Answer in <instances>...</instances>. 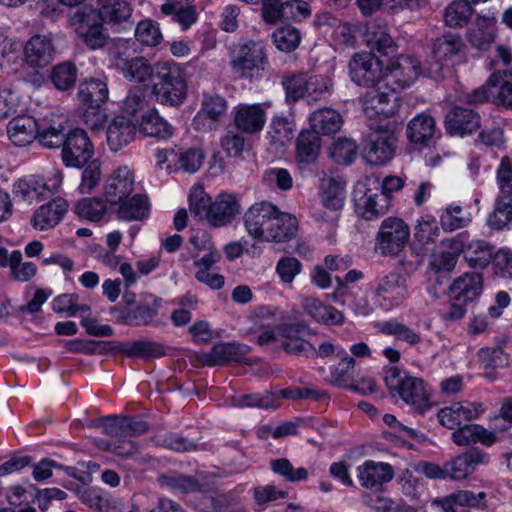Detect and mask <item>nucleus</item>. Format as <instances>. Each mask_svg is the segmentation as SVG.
I'll use <instances>...</instances> for the list:
<instances>
[{
  "instance_id": "1",
  "label": "nucleus",
  "mask_w": 512,
  "mask_h": 512,
  "mask_svg": "<svg viewBox=\"0 0 512 512\" xmlns=\"http://www.w3.org/2000/svg\"><path fill=\"white\" fill-rule=\"evenodd\" d=\"M247 233L258 241L284 242L296 236L298 221L295 216L282 213L270 202H257L243 217Z\"/></svg>"
},
{
  "instance_id": "2",
  "label": "nucleus",
  "mask_w": 512,
  "mask_h": 512,
  "mask_svg": "<svg viewBox=\"0 0 512 512\" xmlns=\"http://www.w3.org/2000/svg\"><path fill=\"white\" fill-rule=\"evenodd\" d=\"M192 214L205 219L214 228L225 227L240 213L241 205L235 194L222 192L215 200L201 188L194 187L189 195Z\"/></svg>"
},
{
  "instance_id": "3",
  "label": "nucleus",
  "mask_w": 512,
  "mask_h": 512,
  "mask_svg": "<svg viewBox=\"0 0 512 512\" xmlns=\"http://www.w3.org/2000/svg\"><path fill=\"white\" fill-rule=\"evenodd\" d=\"M384 382L393 398L401 400L415 411L424 413L431 408V389L423 378L391 366L385 369Z\"/></svg>"
},
{
  "instance_id": "4",
  "label": "nucleus",
  "mask_w": 512,
  "mask_h": 512,
  "mask_svg": "<svg viewBox=\"0 0 512 512\" xmlns=\"http://www.w3.org/2000/svg\"><path fill=\"white\" fill-rule=\"evenodd\" d=\"M152 91L157 101L162 104L169 106L182 104L188 91L185 72L176 63L156 64Z\"/></svg>"
},
{
  "instance_id": "5",
  "label": "nucleus",
  "mask_w": 512,
  "mask_h": 512,
  "mask_svg": "<svg viewBox=\"0 0 512 512\" xmlns=\"http://www.w3.org/2000/svg\"><path fill=\"white\" fill-rule=\"evenodd\" d=\"M268 65L263 41L249 39L239 45L231 60V67L240 78L253 80L261 76Z\"/></svg>"
},
{
  "instance_id": "6",
  "label": "nucleus",
  "mask_w": 512,
  "mask_h": 512,
  "mask_svg": "<svg viewBox=\"0 0 512 512\" xmlns=\"http://www.w3.org/2000/svg\"><path fill=\"white\" fill-rule=\"evenodd\" d=\"M161 300L152 294L143 296L134 306L114 305L110 314L120 324L128 326H155Z\"/></svg>"
},
{
  "instance_id": "7",
  "label": "nucleus",
  "mask_w": 512,
  "mask_h": 512,
  "mask_svg": "<svg viewBox=\"0 0 512 512\" xmlns=\"http://www.w3.org/2000/svg\"><path fill=\"white\" fill-rule=\"evenodd\" d=\"M398 145V136L388 126H371L363 147V157L371 165H383L392 160Z\"/></svg>"
},
{
  "instance_id": "8",
  "label": "nucleus",
  "mask_w": 512,
  "mask_h": 512,
  "mask_svg": "<svg viewBox=\"0 0 512 512\" xmlns=\"http://www.w3.org/2000/svg\"><path fill=\"white\" fill-rule=\"evenodd\" d=\"M64 178L63 171L53 167L47 171L46 176L31 175L19 179L14 184V194L22 200L33 203L40 201L49 194L58 191Z\"/></svg>"
},
{
  "instance_id": "9",
  "label": "nucleus",
  "mask_w": 512,
  "mask_h": 512,
  "mask_svg": "<svg viewBox=\"0 0 512 512\" xmlns=\"http://www.w3.org/2000/svg\"><path fill=\"white\" fill-rule=\"evenodd\" d=\"M409 295L408 278L398 272H390L377 279L373 300L380 308L389 311L401 305Z\"/></svg>"
},
{
  "instance_id": "10",
  "label": "nucleus",
  "mask_w": 512,
  "mask_h": 512,
  "mask_svg": "<svg viewBox=\"0 0 512 512\" xmlns=\"http://www.w3.org/2000/svg\"><path fill=\"white\" fill-rule=\"evenodd\" d=\"M60 147L61 160L67 168H83L94 155V146L90 138L80 128L69 130Z\"/></svg>"
},
{
  "instance_id": "11",
  "label": "nucleus",
  "mask_w": 512,
  "mask_h": 512,
  "mask_svg": "<svg viewBox=\"0 0 512 512\" xmlns=\"http://www.w3.org/2000/svg\"><path fill=\"white\" fill-rule=\"evenodd\" d=\"M409 236V227L402 219L388 217L378 230L375 251L383 256L395 255L405 247Z\"/></svg>"
},
{
  "instance_id": "12",
  "label": "nucleus",
  "mask_w": 512,
  "mask_h": 512,
  "mask_svg": "<svg viewBox=\"0 0 512 512\" xmlns=\"http://www.w3.org/2000/svg\"><path fill=\"white\" fill-rule=\"evenodd\" d=\"M374 187L358 184L354 190L356 211L365 220L377 219L387 213L391 201L389 196L379 191V180L373 181Z\"/></svg>"
},
{
  "instance_id": "13",
  "label": "nucleus",
  "mask_w": 512,
  "mask_h": 512,
  "mask_svg": "<svg viewBox=\"0 0 512 512\" xmlns=\"http://www.w3.org/2000/svg\"><path fill=\"white\" fill-rule=\"evenodd\" d=\"M363 111L368 118L391 117L399 108V97L395 88L385 82L370 87L362 98Z\"/></svg>"
},
{
  "instance_id": "14",
  "label": "nucleus",
  "mask_w": 512,
  "mask_h": 512,
  "mask_svg": "<svg viewBox=\"0 0 512 512\" xmlns=\"http://www.w3.org/2000/svg\"><path fill=\"white\" fill-rule=\"evenodd\" d=\"M382 61L371 52L356 53L349 62V73L359 86L373 87L384 83Z\"/></svg>"
},
{
  "instance_id": "15",
  "label": "nucleus",
  "mask_w": 512,
  "mask_h": 512,
  "mask_svg": "<svg viewBox=\"0 0 512 512\" xmlns=\"http://www.w3.org/2000/svg\"><path fill=\"white\" fill-rule=\"evenodd\" d=\"M421 74L420 62L413 56L401 55L391 59L384 70L385 86L402 90L411 86Z\"/></svg>"
},
{
  "instance_id": "16",
  "label": "nucleus",
  "mask_w": 512,
  "mask_h": 512,
  "mask_svg": "<svg viewBox=\"0 0 512 512\" xmlns=\"http://www.w3.org/2000/svg\"><path fill=\"white\" fill-rule=\"evenodd\" d=\"M37 143L46 149H58L67 134L68 117L63 113L49 112L38 119Z\"/></svg>"
},
{
  "instance_id": "17",
  "label": "nucleus",
  "mask_w": 512,
  "mask_h": 512,
  "mask_svg": "<svg viewBox=\"0 0 512 512\" xmlns=\"http://www.w3.org/2000/svg\"><path fill=\"white\" fill-rule=\"evenodd\" d=\"M56 52L51 34H36L24 45V62L30 68L43 69L53 62Z\"/></svg>"
},
{
  "instance_id": "18",
  "label": "nucleus",
  "mask_w": 512,
  "mask_h": 512,
  "mask_svg": "<svg viewBox=\"0 0 512 512\" xmlns=\"http://www.w3.org/2000/svg\"><path fill=\"white\" fill-rule=\"evenodd\" d=\"M486 412L482 402H456L439 410L437 414L440 424L448 429H456L463 422L480 418Z\"/></svg>"
},
{
  "instance_id": "19",
  "label": "nucleus",
  "mask_w": 512,
  "mask_h": 512,
  "mask_svg": "<svg viewBox=\"0 0 512 512\" xmlns=\"http://www.w3.org/2000/svg\"><path fill=\"white\" fill-rule=\"evenodd\" d=\"M228 109L226 99L218 94H204L201 107L193 119L194 128L208 131L216 127Z\"/></svg>"
},
{
  "instance_id": "20",
  "label": "nucleus",
  "mask_w": 512,
  "mask_h": 512,
  "mask_svg": "<svg viewBox=\"0 0 512 512\" xmlns=\"http://www.w3.org/2000/svg\"><path fill=\"white\" fill-rule=\"evenodd\" d=\"M134 173L127 166H120L107 178L104 185L106 200L113 204L122 203L133 192Z\"/></svg>"
},
{
  "instance_id": "21",
  "label": "nucleus",
  "mask_w": 512,
  "mask_h": 512,
  "mask_svg": "<svg viewBox=\"0 0 512 512\" xmlns=\"http://www.w3.org/2000/svg\"><path fill=\"white\" fill-rule=\"evenodd\" d=\"M452 249L463 253L466 263L474 269H484L493 259L492 246L484 240L464 243L460 237L447 241Z\"/></svg>"
},
{
  "instance_id": "22",
  "label": "nucleus",
  "mask_w": 512,
  "mask_h": 512,
  "mask_svg": "<svg viewBox=\"0 0 512 512\" xmlns=\"http://www.w3.org/2000/svg\"><path fill=\"white\" fill-rule=\"evenodd\" d=\"M279 344L288 353L305 355L313 352L314 345L305 339L307 327L301 323H287L277 326Z\"/></svg>"
},
{
  "instance_id": "23",
  "label": "nucleus",
  "mask_w": 512,
  "mask_h": 512,
  "mask_svg": "<svg viewBox=\"0 0 512 512\" xmlns=\"http://www.w3.org/2000/svg\"><path fill=\"white\" fill-rule=\"evenodd\" d=\"M69 204L61 197H56L41 205L31 217V225L38 231H45L57 226L68 212Z\"/></svg>"
},
{
  "instance_id": "24",
  "label": "nucleus",
  "mask_w": 512,
  "mask_h": 512,
  "mask_svg": "<svg viewBox=\"0 0 512 512\" xmlns=\"http://www.w3.org/2000/svg\"><path fill=\"white\" fill-rule=\"evenodd\" d=\"M266 110L262 104L240 103L234 108V124L242 132L255 134L266 123Z\"/></svg>"
},
{
  "instance_id": "25",
  "label": "nucleus",
  "mask_w": 512,
  "mask_h": 512,
  "mask_svg": "<svg viewBox=\"0 0 512 512\" xmlns=\"http://www.w3.org/2000/svg\"><path fill=\"white\" fill-rule=\"evenodd\" d=\"M483 291V276L479 272H466L453 280L449 286L452 300L463 303L478 299Z\"/></svg>"
},
{
  "instance_id": "26",
  "label": "nucleus",
  "mask_w": 512,
  "mask_h": 512,
  "mask_svg": "<svg viewBox=\"0 0 512 512\" xmlns=\"http://www.w3.org/2000/svg\"><path fill=\"white\" fill-rule=\"evenodd\" d=\"M363 41L371 51H376L381 55H387L395 48V42L390 35L387 24L380 19H374L366 23Z\"/></svg>"
},
{
  "instance_id": "27",
  "label": "nucleus",
  "mask_w": 512,
  "mask_h": 512,
  "mask_svg": "<svg viewBox=\"0 0 512 512\" xmlns=\"http://www.w3.org/2000/svg\"><path fill=\"white\" fill-rule=\"evenodd\" d=\"M481 118L473 109L454 106L445 118L446 129L450 135H470L480 127Z\"/></svg>"
},
{
  "instance_id": "28",
  "label": "nucleus",
  "mask_w": 512,
  "mask_h": 512,
  "mask_svg": "<svg viewBox=\"0 0 512 512\" xmlns=\"http://www.w3.org/2000/svg\"><path fill=\"white\" fill-rule=\"evenodd\" d=\"M77 33L87 47L92 50L104 47L108 38L103 27V21L94 10L81 14Z\"/></svg>"
},
{
  "instance_id": "29",
  "label": "nucleus",
  "mask_w": 512,
  "mask_h": 512,
  "mask_svg": "<svg viewBox=\"0 0 512 512\" xmlns=\"http://www.w3.org/2000/svg\"><path fill=\"white\" fill-rule=\"evenodd\" d=\"M486 462L485 453L478 449L468 450L445 463L447 477L452 480L466 479L480 464Z\"/></svg>"
},
{
  "instance_id": "30",
  "label": "nucleus",
  "mask_w": 512,
  "mask_h": 512,
  "mask_svg": "<svg viewBox=\"0 0 512 512\" xmlns=\"http://www.w3.org/2000/svg\"><path fill=\"white\" fill-rule=\"evenodd\" d=\"M250 352V348L240 343H219L201 356L207 366H222L231 361L241 362Z\"/></svg>"
},
{
  "instance_id": "31",
  "label": "nucleus",
  "mask_w": 512,
  "mask_h": 512,
  "mask_svg": "<svg viewBox=\"0 0 512 512\" xmlns=\"http://www.w3.org/2000/svg\"><path fill=\"white\" fill-rule=\"evenodd\" d=\"M357 477L364 488L373 489L391 481L394 471L388 463L367 460L357 467Z\"/></svg>"
},
{
  "instance_id": "32",
  "label": "nucleus",
  "mask_w": 512,
  "mask_h": 512,
  "mask_svg": "<svg viewBox=\"0 0 512 512\" xmlns=\"http://www.w3.org/2000/svg\"><path fill=\"white\" fill-rule=\"evenodd\" d=\"M114 66L129 81L145 83L154 80L155 67L153 68L144 57L128 59L118 55L115 57Z\"/></svg>"
},
{
  "instance_id": "33",
  "label": "nucleus",
  "mask_w": 512,
  "mask_h": 512,
  "mask_svg": "<svg viewBox=\"0 0 512 512\" xmlns=\"http://www.w3.org/2000/svg\"><path fill=\"white\" fill-rule=\"evenodd\" d=\"M7 135L15 146L30 145L37 141L36 119L28 115L14 117L7 125Z\"/></svg>"
},
{
  "instance_id": "34",
  "label": "nucleus",
  "mask_w": 512,
  "mask_h": 512,
  "mask_svg": "<svg viewBox=\"0 0 512 512\" xmlns=\"http://www.w3.org/2000/svg\"><path fill=\"white\" fill-rule=\"evenodd\" d=\"M319 198L325 208L340 210L345 201V182L340 177L323 176L319 183Z\"/></svg>"
},
{
  "instance_id": "35",
  "label": "nucleus",
  "mask_w": 512,
  "mask_h": 512,
  "mask_svg": "<svg viewBox=\"0 0 512 512\" xmlns=\"http://www.w3.org/2000/svg\"><path fill=\"white\" fill-rule=\"evenodd\" d=\"M136 134L135 125L126 117H115L106 130L107 144L110 150L117 152L131 143Z\"/></svg>"
},
{
  "instance_id": "36",
  "label": "nucleus",
  "mask_w": 512,
  "mask_h": 512,
  "mask_svg": "<svg viewBox=\"0 0 512 512\" xmlns=\"http://www.w3.org/2000/svg\"><path fill=\"white\" fill-rule=\"evenodd\" d=\"M452 440L458 446H469L480 443L485 446L494 444L496 434L479 424H465L454 429Z\"/></svg>"
},
{
  "instance_id": "37",
  "label": "nucleus",
  "mask_w": 512,
  "mask_h": 512,
  "mask_svg": "<svg viewBox=\"0 0 512 512\" xmlns=\"http://www.w3.org/2000/svg\"><path fill=\"white\" fill-rule=\"evenodd\" d=\"M312 131L320 135H332L337 133L342 125L343 118L340 113L330 107L315 110L309 116Z\"/></svg>"
},
{
  "instance_id": "38",
  "label": "nucleus",
  "mask_w": 512,
  "mask_h": 512,
  "mask_svg": "<svg viewBox=\"0 0 512 512\" xmlns=\"http://www.w3.org/2000/svg\"><path fill=\"white\" fill-rule=\"evenodd\" d=\"M305 312L315 321L327 325H338L344 320L343 314L335 307L325 305L317 298L308 296L301 301Z\"/></svg>"
},
{
  "instance_id": "39",
  "label": "nucleus",
  "mask_w": 512,
  "mask_h": 512,
  "mask_svg": "<svg viewBox=\"0 0 512 512\" xmlns=\"http://www.w3.org/2000/svg\"><path fill=\"white\" fill-rule=\"evenodd\" d=\"M492 102L512 108V72L508 70L493 73L488 79Z\"/></svg>"
},
{
  "instance_id": "40",
  "label": "nucleus",
  "mask_w": 512,
  "mask_h": 512,
  "mask_svg": "<svg viewBox=\"0 0 512 512\" xmlns=\"http://www.w3.org/2000/svg\"><path fill=\"white\" fill-rule=\"evenodd\" d=\"M435 135V120L425 113L413 117L407 125V137L418 145H429Z\"/></svg>"
},
{
  "instance_id": "41",
  "label": "nucleus",
  "mask_w": 512,
  "mask_h": 512,
  "mask_svg": "<svg viewBox=\"0 0 512 512\" xmlns=\"http://www.w3.org/2000/svg\"><path fill=\"white\" fill-rule=\"evenodd\" d=\"M98 17L110 25H118L129 21L132 8L129 0H99Z\"/></svg>"
},
{
  "instance_id": "42",
  "label": "nucleus",
  "mask_w": 512,
  "mask_h": 512,
  "mask_svg": "<svg viewBox=\"0 0 512 512\" xmlns=\"http://www.w3.org/2000/svg\"><path fill=\"white\" fill-rule=\"evenodd\" d=\"M78 96L89 108L98 109L108 99L107 83L101 79H90L79 87Z\"/></svg>"
},
{
  "instance_id": "43",
  "label": "nucleus",
  "mask_w": 512,
  "mask_h": 512,
  "mask_svg": "<svg viewBox=\"0 0 512 512\" xmlns=\"http://www.w3.org/2000/svg\"><path fill=\"white\" fill-rule=\"evenodd\" d=\"M321 149L320 136L310 129L303 130L296 142V158L301 163H313Z\"/></svg>"
},
{
  "instance_id": "44",
  "label": "nucleus",
  "mask_w": 512,
  "mask_h": 512,
  "mask_svg": "<svg viewBox=\"0 0 512 512\" xmlns=\"http://www.w3.org/2000/svg\"><path fill=\"white\" fill-rule=\"evenodd\" d=\"M140 131L149 137L168 139L173 135V127L157 111L144 112L140 120Z\"/></svg>"
},
{
  "instance_id": "45",
  "label": "nucleus",
  "mask_w": 512,
  "mask_h": 512,
  "mask_svg": "<svg viewBox=\"0 0 512 512\" xmlns=\"http://www.w3.org/2000/svg\"><path fill=\"white\" fill-rule=\"evenodd\" d=\"M473 13L474 9L470 1L454 0L444 9L443 19L451 28H463L469 23Z\"/></svg>"
},
{
  "instance_id": "46",
  "label": "nucleus",
  "mask_w": 512,
  "mask_h": 512,
  "mask_svg": "<svg viewBox=\"0 0 512 512\" xmlns=\"http://www.w3.org/2000/svg\"><path fill=\"white\" fill-rule=\"evenodd\" d=\"M496 23L494 16H479L477 17V28L469 31V42L480 50H486L494 41V34L491 28Z\"/></svg>"
},
{
  "instance_id": "47",
  "label": "nucleus",
  "mask_w": 512,
  "mask_h": 512,
  "mask_svg": "<svg viewBox=\"0 0 512 512\" xmlns=\"http://www.w3.org/2000/svg\"><path fill=\"white\" fill-rule=\"evenodd\" d=\"M464 47L462 38L453 33L438 37L433 42V55L439 61H449Z\"/></svg>"
},
{
  "instance_id": "48",
  "label": "nucleus",
  "mask_w": 512,
  "mask_h": 512,
  "mask_svg": "<svg viewBox=\"0 0 512 512\" xmlns=\"http://www.w3.org/2000/svg\"><path fill=\"white\" fill-rule=\"evenodd\" d=\"M118 214L120 218L128 221L142 220L148 216L149 204L145 196L135 194L130 199H125L119 203Z\"/></svg>"
},
{
  "instance_id": "49",
  "label": "nucleus",
  "mask_w": 512,
  "mask_h": 512,
  "mask_svg": "<svg viewBox=\"0 0 512 512\" xmlns=\"http://www.w3.org/2000/svg\"><path fill=\"white\" fill-rule=\"evenodd\" d=\"M272 40L278 50L289 53L298 48L301 34L296 27L284 25L273 32Z\"/></svg>"
},
{
  "instance_id": "50",
  "label": "nucleus",
  "mask_w": 512,
  "mask_h": 512,
  "mask_svg": "<svg viewBox=\"0 0 512 512\" xmlns=\"http://www.w3.org/2000/svg\"><path fill=\"white\" fill-rule=\"evenodd\" d=\"M380 331L386 335L394 336L397 340L403 341L410 346H415L421 342V336L407 325L396 320L384 322Z\"/></svg>"
},
{
  "instance_id": "51",
  "label": "nucleus",
  "mask_w": 512,
  "mask_h": 512,
  "mask_svg": "<svg viewBox=\"0 0 512 512\" xmlns=\"http://www.w3.org/2000/svg\"><path fill=\"white\" fill-rule=\"evenodd\" d=\"M160 9L164 15L172 16V20L178 23L182 30L189 29L198 18L196 9L191 5L162 4Z\"/></svg>"
},
{
  "instance_id": "52",
  "label": "nucleus",
  "mask_w": 512,
  "mask_h": 512,
  "mask_svg": "<svg viewBox=\"0 0 512 512\" xmlns=\"http://www.w3.org/2000/svg\"><path fill=\"white\" fill-rule=\"evenodd\" d=\"M358 151V146L352 139L338 138L329 148V156L338 164H351Z\"/></svg>"
},
{
  "instance_id": "53",
  "label": "nucleus",
  "mask_w": 512,
  "mask_h": 512,
  "mask_svg": "<svg viewBox=\"0 0 512 512\" xmlns=\"http://www.w3.org/2000/svg\"><path fill=\"white\" fill-rule=\"evenodd\" d=\"M77 79V70L74 64L63 62L56 65L51 73V80L58 90H69L74 87Z\"/></svg>"
},
{
  "instance_id": "54",
  "label": "nucleus",
  "mask_w": 512,
  "mask_h": 512,
  "mask_svg": "<svg viewBox=\"0 0 512 512\" xmlns=\"http://www.w3.org/2000/svg\"><path fill=\"white\" fill-rule=\"evenodd\" d=\"M75 211L81 218L98 222L105 216L107 208L99 198H84L76 204Z\"/></svg>"
},
{
  "instance_id": "55",
  "label": "nucleus",
  "mask_w": 512,
  "mask_h": 512,
  "mask_svg": "<svg viewBox=\"0 0 512 512\" xmlns=\"http://www.w3.org/2000/svg\"><path fill=\"white\" fill-rule=\"evenodd\" d=\"M76 493L82 503L94 510L103 511L109 507V499L101 488L82 485Z\"/></svg>"
},
{
  "instance_id": "56",
  "label": "nucleus",
  "mask_w": 512,
  "mask_h": 512,
  "mask_svg": "<svg viewBox=\"0 0 512 512\" xmlns=\"http://www.w3.org/2000/svg\"><path fill=\"white\" fill-rule=\"evenodd\" d=\"M162 485L181 493H192L200 491L201 484L193 477L171 473L160 477Z\"/></svg>"
},
{
  "instance_id": "57",
  "label": "nucleus",
  "mask_w": 512,
  "mask_h": 512,
  "mask_svg": "<svg viewBox=\"0 0 512 512\" xmlns=\"http://www.w3.org/2000/svg\"><path fill=\"white\" fill-rule=\"evenodd\" d=\"M135 37L141 44L149 47L157 46L163 39L159 25L150 19L138 23L135 29Z\"/></svg>"
},
{
  "instance_id": "58",
  "label": "nucleus",
  "mask_w": 512,
  "mask_h": 512,
  "mask_svg": "<svg viewBox=\"0 0 512 512\" xmlns=\"http://www.w3.org/2000/svg\"><path fill=\"white\" fill-rule=\"evenodd\" d=\"M273 472L282 476L286 481L297 482L308 478V470L304 467L294 468L287 458H278L270 462Z\"/></svg>"
},
{
  "instance_id": "59",
  "label": "nucleus",
  "mask_w": 512,
  "mask_h": 512,
  "mask_svg": "<svg viewBox=\"0 0 512 512\" xmlns=\"http://www.w3.org/2000/svg\"><path fill=\"white\" fill-rule=\"evenodd\" d=\"M268 136L270 141L276 146H285L293 136V126L284 117H275L272 119Z\"/></svg>"
},
{
  "instance_id": "60",
  "label": "nucleus",
  "mask_w": 512,
  "mask_h": 512,
  "mask_svg": "<svg viewBox=\"0 0 512 512\" xmlns=\"http://www.w3.org/2000/svg\"><path fill=\"white\" fill-rule=\"evenodd\" d=\"M102 171L101 163L99 160H90L82 171L81 182L78 186V190L81 194L91 193L98 185L101 180Z\"/></svg>"
},
{
  "instance_id": "61",
  "label": "nucleus",
  "mask_w": 512,
  "mask_h": 512,
  "mask_svg": "<svg viewBox=\"0 0 512 512\" xmlns=\"http://www.w3.org/2000/svg\"><path fill=\"white\" fill-rule=\"evenodd\" d=\"M512 222V199L506 201L501 198L496 202L494 211L491 213L487 220L490 228L501 230L507 227Z\"/></svg>"
},
{
  "instance_id": "62",
  "label": "nucleus",
  "mask_w": 512,
  "mask_h": 512,
  "mask_svg": "<svg viewBox=\"0 0 512 512\" xmlns=\"http://www.w3.org/2000/svg\"><path fill=\"white\" fill-rule=\"evenodd\" d=\"M125 354L129 357H161L165 354L161 344L150 340H138L132 342L125 350Z\"/></svg>"
},
{
  "instance_id": "63",
  "label": "nucleus",
  "mask_w": 512,
  "mask_h": 512,
  "mask_svg": "<svg viewBox=\"0 0 512 512\" xmlns=\"http://www.w3.org/2000/svg\"><path fill=\"white\" fill-rule=\"evenodd\" d=\"M233 404L237 407L278 408L274 393L241 395L234 400Z\"/></svg>"
},
{
  "instance_id": "64",
  "label": "nucleus",
  "mask_w": 512,
  "mask_h": 512,
  "mask_svg": "<svg viewBox=\"0 0 512 512\" xmlns=\"http://www.w3.org/2000/svg\"><path fill=\"white\" fill-rule=\"evenodd\" d=\"M275 270L282 283L290 284L301 273L302 264L295 257L284 256L278 260Z\"/></svg>"
}]
</instances>
